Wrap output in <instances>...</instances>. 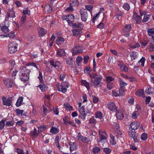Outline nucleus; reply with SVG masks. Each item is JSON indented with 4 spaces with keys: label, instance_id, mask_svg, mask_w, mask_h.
I'll use <instances>...</instances> for the list:
<instances>
[{
    "label": "nucleus",
    "instance_id": "1",
    "mask_svg": "<svg viewBox=\"0 0 154 154\" xmlns=\"http://www.w3.org/2000/svg\"><path fill=\"white\" fill-rule=\"evenodd\" d=\"M89 76L94 87L96 88L100 85L103 78L102 76H98L96 73H91Z\"/></svg>",
    "mask_w": 154,
    "mask_h": 154
},
{
    "label": "nucleus",
    "instance_id": "2",
    "mask_svg": "<svg viewBox=\"0 0 154 154\" xmlns=\"http://www.w3.org/2000/svg\"><path fill=\"white\" fill-rule=\"evenodd\" d=\"M29 72V71L28 69H26L25 67L21 69L19 73L20 78L22 81L25 82L28 80Z\"/></svg>",
    "mask_w": 154,
    "mask_h": 154
},
{
    "label": "nucleus",
    "instance_id": "3",
    "mask_svg": "<svg viewBox=\"0 0 154 154\" xmlns=\"http://www.w3.org/2000/svg\"><path fill=\"white\" fill-rule=\"evenodd\" d=\"M69 85V83L66 82H62L60 85H56L59 91L62 92L63 93H65L67 91V89Z\"/></svg>",
    "mask_w": 154,
    "mask_h": 154
},
{
    "label": "nucleus",
    "instance_id": "4",
    "mask_svg": "<svg viewBox=\"0 0 154 154\" xmlns=\"http://www.w3.org/2000/svg\"><path fill=\"white\" fill-rule=\"evenodd\" d=\"M99 140L97 141V143H103L107 138V135L105 131L100 130L99 131Z\"/></svg>",
    "mask_w": 154,
    "mask_h": 154
},
{
    "label": "nucleus",
    "instance_id": "5",
    "mask_svg": "<svg viewBox=\"0 0 154 154\" xmlns=\"http://www.w3.org/2000/svg\"><path fill=\"white\" fill-rule=\"evenodd\" d=\"M3 83L6 87L8 88L13 87L15 84L14 80L10 78L4 79Z\"/></svg>",
    "mask_w": 154,
    "mask_h": 154
},
{
    "label": "nucleus",
    "instance_id": "6",
    "mask_svg": "<svg viewBox=\"0 0 154 154\" xmlns=\"http://www.w3.org/2000/svg\"><path fill=\"white\" fill-rule=\"evenodd\" d=\"M18 44L15 42H13L9 45V51L10 53H13L17 50Z\"/></svg>",
    "mask_w": 154,
    "mask_h": 154
},
{
    "label": "nucleus",
    "instance_id": "7",
    "mask_svg": "<svg viewBox=\"0 0 154 154\" xmlns=\"http://www.w3.org/2000/svg\"><path fill=\"white\" fill-rule=\"evenodd\" d=\"M78 104L79 107L78 111L80 114V117L82 119H85L86 115L85 113L84 108L83 106H81V103L79 102Z\"/></svg>",
    "mask_w": 154,
    "mask_h": 154
},
{
    "label": "nucleus",
    "instance_id": "8",
    "mask_svg": "<svg viewBox=\"0 0 154 154\" xmlns=\"http://www.w3.org/2000/svg\"><path fill=\"white\" fill-rule=\"evenodd\" d=\"M140 126V123L134 121L131 122L129 125V129L130 131H133L137 130Z\"/></svg>",
    "mask_w": 154,
    "mask_h": 154
},
{
    "label": "nucleus",
    "instance_id": "9",
    "mask_svg": "<svg viewBox=\"0 0 154 154\" xmlns=\"http://www.w3.org/2000/svg\"><path fill=\"white\" fill-rule=\"evenodd\" d=\"M62 19L63 20H66L68 24L70 25L74 21V17L73 14L63 16L62 17Z\"/></svg>",
    "mask_w": 154,
    "mask_h": 154
},
{
    "label": "nucleus",
    "instance_id": "10",
    "mask_svg": "<svg viewBox=\"0 0 154 154\" xmlns=\"http://www.w3.org/2000/svg\"><path fill=\"white\" fill-rule=\"evenodd\" d=\"M128 134L130 137L131 139H133L135 143H137L138 142V134L137 133L134 131H130L129 132Z\"/></svg>",
    "mask_w": 154,
    "mask_h": 154
},
{
    "label": "nucleus",
    "instance_id": "11",
    "mask_svg": "<svg viewBox=\"0 0 154 154\" xmlns=\"http://www.w3.org/2000/svg\"><path fill=\"white\" fill-rule=\"evenodd\" d=\"M76 138L77 140L81 141L84 143H87L90 141V140L88 138L82 135L80 133H79Z\"/></svg>",
    "mask_w": 154,
    "mask_h": 154
},
{
    "label": "nucleus",
    "instance_id": "12",
    "mask_svg": "<svg viewBox=\"0 0 154 154\" xmlns=\"http://www.w3.org/2000/svg\"><path fill=\"white\" fill-rule=\"evenodd\" d=\"M81 16L82 20L85 22L88 17V14L87 11L85 9H82L80 10Z\"/></svg>",
    "mask_w": 154,
    "mask_h": 154
},
{
    "label": "nucleus",
    "instance_id": "13",
    "mask_svg": "<svg viewBox=\"0 0 154 154\" xmlns=\"http://www.w3.org/2000/svg\"><path fill=\"white\" fill-rule=\"evenodd\" d=\"M83 51V48L79 46H75L72 50L73 55H75L79 53H81Z\"/></svg>",
    "mask_w": 154,
    "mask_h": 154
},
{
    "label": "nucleus",
    "instance_id": "14",
    "mask_svg": "<svg viewBox=\"0 0 154 154\" xmlns=\"http://www.w3.org/2000/svg\"><path fill=\"white\" fill-rule=\"evenodd\" d=\"M108 109L110 110L113 112H116L117 111V107L115 103L111 102L107 104Z\"/></svg>",
    "mask_w": 154,
    "mask_h": 154
},
{
    "label": "nucleus",
    "instance_id": "15",
    "mask_svg": "<svg viewBox=\"0 0 154 154\" xmlns=\"http://www.w3.org/2000/svg\"><path fill=\"white\" fill-rule=\"evenodd\" d=\"M15 17V14L13 10L12 9H9L5 18V20L7 21L8 20L9 18H13Z\"/></svg>",
    "mask_w": 154,
    "mask_h": 154
},
{
    "label": "nucleus",
    "instance_id": "16",
    "mask_svg": "<svg viewBox=\"0 0 154 154\" xmlns=\"http://www.w3.org/2000/svg\"><path fill=\"white\" fill-rule=\"evenodd\" d=\"M116 116L117 119L119 120H122L124 118V114L122 109H119L117 112Z\"/></svg>",
    "mask_w": 154,
    "mask_h": 154
},
{
    "label": "nucleus",
    "instance_id": "17",
    "mask_svg": "<svg viewBox=\"0 0 154 154\" xmlns=\"http://www.w3.org/2000/svg\"><path fill=\"white\" fill-rule=\"evenodd\" d=\"M65 52L64 49L63 48L59 49L57 50L56 54L57 57H63L65 56Z\"/></svg>",
    "mask_w": 154,
    "mask_h": 154
},
{
    "label": "nucleus",
    "instance_id": "18",
    "mask_svg": "<svg viewBox=\"0 0 154 154\" xmlns=\"http://www.w3.org/2000/svg\"><path fill=\"white\" fill-rule=\"evenodd\" d=\"M133 19L134 20H135L137 23L141 22V17L140 16L137 15V14L135 12L134 13Z\"/></svg>",
    "mask_w": 154,
    "mask_h": 154
},
{
    "label": "nucleus",
    "instance_id": "19",
    "mask_svg": "<svg viewBox=\"0 0 154 154\" xmlns=\"http://www.w3.org/2000/svg\"><path fill=\"white\" fill-rule=\"evenodd\" d=\"M38 33L40 37L44 36L46 33V31L44 28L39 27L38 29Z\"/></svg>",
    "mask_w": 154,
    "mask_h": 154
},
{
    "label": "nucleus",
    "instance_id": "20",
    "mask_svg": "<svg viewBox=\"0 0 154 154\" xmlns=\"http://www.w3.org/2000/svg\"><path fill=\"white\" fill-rule=\"evenodd\" d=\"M138 54L137 52L133 51L130 54V57L131 60H136L138 57Z\"/></svg>",
    "mask_w": 154,
    "mask_h": 154
},
{
    "label": "nucleus",
    "instance_id": "21",
    "mask_svg": "<svg viewBox=\"0 0 154 154\" xmlns=\"http://www.w3.org/2000/svg\"><path fill=\"white\" fill-rule=\"evenodd\" d=\"M3 103L4 105L10 106L11 104V101L10 99H6L5 97H3Z\"/></svg>",
    "mask_w": 154,
    "mask_h": 154
},
{
    "label": "nucleus",
    "instance_id": "22",
    "mask_svg": "<svg viewBox=\"0 0 154 154\" xmlns=\"http://www.w3.org/2000/svg\"><path fill=\"white\" fill-rule=\"evenodd\" d=\"M109 142L112 145H115L117 143V141L114 136L112 134L110 135Z\"/></svg>",
    "mask_w": 154,
    "mask_h": 154
},
{
    "label": "nucleus",
    "instance_id": "23",
    "mask_svg": "<svg viewBox=\"0 0 154 154\" xmlns=\"http://www.w3.org/2000/svg\"><path fill=\"white\" fill-rule=\"evenodd\" d=\"M69 145L70 146V150L71 152L76 150L77 148V144L74 142L70 143Z\"/></svg>",
    "mask_w": 154,
    "mask_h": 154
},
{
    "label": "nucleus",
    "instance_id": "24",
    "mask_svg": "<svg viewBox=\"0 0 154 154\" xmlns=\"http://www.w3.org/2000/svg\"><path fill=\"white\" fill-rule=\"evenodd\" d=\"M131 28V26L130 24H127L123 28V32H129L130 31Z\"/></svg>",
    "mask_w": 154,
    "mask_h": 154
},
{
    "label": "nucleus",
    "instance_id": "25",
    "mask_svg": "<svg viewBox=\"0 0 154 154\" xmlns=\"http://www.w3.org/2000/svg\"><path fill=\"white\" fill-rule=\"evenodd\" d=\"M63 106L66 110L69 111L73 110V108L72 106L68 103H64Z\"/></svg>",
    "mask_w": 154,
    "mask_h": 154
},
{
    "label": "nucleus",
    "instance_id": "26",
    "mask_svg": "<svg viewBox=\"0 0 154 154\" xmlns=\"http://www.w3.org/2000/svg\"><path fill=\"white\" fill-rule=\"evenodd\" d=\"M135 94L137 96L141 97H145L144 91L142 89L138 90V91L136 92Z\"/></svg>",
    "mask_w": 154,
    "mask_h": 154
},
{
    "label": "nucleus",
    "instance_id": "27",
    "mask_svg": "<svg viewBox=\"0 0 154 154\" xmlns=\"http://www.w3.org/2000/svg\"><path fill=\"white\" fill-rule=\"evenodd\" d=\"M63 121L64 124L68 126L69 125V123L71 121L68 116H66L63 117Z\"/></svg>",
    "mask_w": 154,
    "mask_h": 154
},
{
    "label": "nucleus",
    "instance_id": "28",
    "mask_svg": "<svg viewBox=\"0 0 154 154\" xmlns=\"http://www.w3.org/2000/svg\"><path fill=\"white\" fill-rule=\"evenodd\" d=\"M72 32L73 35L75 36H77L82 33V31L79 29H73Z\"/></svg>",
    "mask_w": 154,
    "mask_h": 154
},
{
    "label": "nucleus",
    "instance_id": "29",
    "mask_svg": "<svg viewBox=\"0 0 154 154\" xmlns=\"http://www.w3.org/2000/svg\"><path fill=\"white\" fill-rule=\"evenodd\" d=\"M23 98V97H20L18 98L15 104L16 106L18 107L21 105Z\"/></svg>",
    "mask_w": 154,
    "mask_h": 154
},
{
    "label": "nucleus",
    "instance_id": "30",
    "mask_svg": "<svg viewBox=\"0 0 154 154\" xmlns=\"http://www.w3.org/2000/svg\"><path fill=\"white\" fill-rule=\"evenodd\" d=\"M64 41V39L61 37H58L56 40V44L58 45H61Z\"/></svg>",
    "mask_w": 154,
    "mask_h": 154
},
{
    "label": "nucleus",
    "instance_id": "31",
    "mask_svg": "<svg viewBox=\"0 0 154 154\" xmlns=\"http://www.w3.org/2000/svg\"><path fill=\"white\" fill-rule=\"evenodd\" d=\"M59 131V129L58 128L52 127L50 131V132L54 134L57 133Z\"/></svg>",
    "mask_w": 154,
    "mask_h": 154
},
{
    "label": "nucleus",
    "instance_id": "32",
    "mask_svg": "<svg viewBox=\"0 0 154 154\" xmlns=\"http://www.w3.org/2000/svg\"><path fill=\"white\" fill-rule=\"evenodd\" d=\"M50 64L55 68L58 67L60 65V62L58 61H56L54 62V61L51 60L49 61Z\"/></svg>",
    "mask_w": 154,
    "mask_h": 154
},
{
    "label": "nucleus",
    "instance_id": "33",
    "mask_svg": "<svg viewBox=\"0 0 154 154\" xmlns=\"http://www.w3.org/2000/svg\"><path fill=\"white\" fill-rule=\"evenodd\" d=\"M70 25L72 26L74 28H78L79 27L82 28L83 26V25L81 23H72V24H71Z\"/></svg>",
    "mask_w": 154,
    "mask_h": 154
},
{
    "label": "nucleus",
    "instance_id": "34",
    "mask_svg": "<svg viewBox=\"0 0 154 154\" xmlns=\"http://www.w3.org/2000/svg\"><path fill=\"white\" fill-rule=\"evenodd\" d=\"M81 83L82 85L85 86L87 88V90L90 89V87L89 85V83L86 82L85 80H82L81 81Z\"/></svg>",
    "mask_w": 154,
    "mask_h": 154
},
{
    "label": "nucleus",
    "instance_id": "35",
    "mask_svg": "<svg viewBox=\"0 0 154 154\" xmlns=\"http://www.w3.org/2000/svg\"><path fill=\"white\" fill-rule=\"evenodd\" d=\"M139 114L138 111H134L132 114L131 118L134 119H135L137 118Z\"/></svg>",
    "mask_w": 154,
    "mask_h": 154
},
{
    "label": "nucleus",
    "instance_id": "36",
    "mask_svg": "<svg viewBox=\"0 0 154 154\" xmlns=\"http://www.w3.org/2000/svg\"><path fill=\"white\" fill-rule=\"evenodd\" d=\"M39 132H37L36 128H34L33 131H31L30 134L33 136L36 137L38 136Z\"/></svg>",
    "mask_w": 154,
    "mask_h": 154
},
{
    "label": "nucleus",
    "instance_id": "37",
    "mask_svg": "<svg viewBox=\"0 0 154 154\" xmlns=\"http://www.w3.org/2000/svg\"><path fill=\"white\" fill-rule=\"evenodd\" d=\"M129 46L130 48H135L140 46V45L137 43L135 42H133Z\"/></svg>",
    "mask_w": 154,
    "mask_h": 154
},
{
    "label": "nucleus",
    "instance_id": "38",
    "mask_svg": "<svg viewBox=\"0 0 154 154\" xmlns=\"http://www.w3.org/2000/svg\"><path fill=\"white\" fill-rule=\"evenodd\" d=\"M95 115L96 118L101 119L103 117V114L101 112L97 111L95 112Z\"/></svg>",
    "mask_w": 154,
    "mask_h": 154
},
{
    "label": "nucleus",
    "instance_id": "39",
    "mask_svg": "<svg viewBox=\"0 0 154 154\" xmlns=\"http://www.w3.org/2000/svg\"><path fill=\"white\" fill-rule=\"evenodd\" d=\"M38 87L42 91L46 90L48 87L46 85L41 84L38 86Z\"/></svg>",
    "mask_w": 154,
    "mask_h": 154
},
{
    "label": "nucleus",
    "instance_id": "40",
    "mask_svg": "<svg viewBox=\"0 0 154 154\" xmlns=\"http://www.w3.org/2000/svg\"><path fill=\"white\" fill-rule=\"evenodd\" d=\"M119 67L120 69L122 71L125 72H127L128 71V68L127 66H126L124 65H119V63L117 64Z\"/></svg>",
    "mask_w": 154,
    "mask_h": 154
},
{
    "label": "nucleus",
    "instance_id": "41",
    "mask_svg": "<svg viewBox=\"0 0 154 154\" xmlns=\"http://www.w3.org/2000/svg\"><path fill=\"white\" fill-rule=\"evenodd\" d=\"M118 81L119 82L120 86L121 88H123L127 85V84L124 82L120 78H119Z\"/></svg>",
    "mask_w": 154,
    "mask_h": 154
},
{
    "label": "nucleus",
    "instance_id": "42",
    "mask_svg": "<svg viewBox=\"0 0 154 154\" xmlns=\"http://www.w3.org/2000/svg\"><path fill=\"white\" fill-rule=\"evenodd\" d=\"M154 91V89L152 87H149L145 90L146 93L149 94H151Z\"/></svg>",
    "mask_w": 154,
    "mask_h": 154
},
{
    "label": "nucleus",
    "instance_id": "43",
    "mask_svg": "<svg viewBox=\"0 0 154 154\" xmlns=\"http://www.w3.org/2000/svg\"><path fill=\"white\" fill-rule=\"evenodd\" d=\"M79 4L78 0H71L70 1L69 5H71L72 6L77 5Z\"/></svg>",
    "mask_w": 154,
    "mask_h": 154
},
{
    "label": "nucleus",
    "instance_id": "44",
    "mask_svg": "<svg viewBox=\"0 0 154 154\" xmlns=\"http://www.w3.org/2000/svg\"><path fill=\"white\" fill-rule=\"evenodd\" d=\"M26 16L23 15L22 16L21 19L20 20V23L21 24V25L22 26L24 25L26 21Z\"/></svg>",
    "mask_w": 154,
    "mask_h": 154
},
{
    "label": "nucleus",
    "instance_id": "45",
    "mask_svg": "<svg viewBox=\"0 0 154 154\" xmlns=\"http://www.w3.org/2000/svg\"><path fill=\"white\" fill-rule=\"evenodd\" d=\"M151 15L150 14H144L143 21L144 22H146L148 21L149 18H150Z\"/></svg>",
    "mask_w": 154,
    "mask_h": 154
},
{
    "label": "nucleus",
    "instance_id": "46",
    "mask_svg": "<svg viewBox=\"0 0 154 154\" xmlns=\"http://www.w3.org/2000/svg\"><path fill=\"white\" fill-rule=\"evenodd\" d=\"M147 135L146 133H143L141 136V139L143 141H146L147 138Z\"/></svg>",
    "mask_w": 154,
    "mask_h": 154
},
{
    "label": "nucleus",
    "instance_id": "47",
    "mask_svg": "<svg viewBox=\"0 0 154 154\" xmlns=\"http://www.w3.org/2000/svg\"><path fill=\"white\" fill-rule=\"evenodd\" d=\"M114 80V79L111 76H107L106 78L107 83H112Z\"/></svg>",
    "mask_w": 154,
    "mask_h": 154
},
{
    "label": "nucleus",
    "instance_id": "48",
    "mask_svg": "<svg viewBox=\"0 0 154 154\" xmlns=\"http://www.w3.org/2000/svg\"><path fill=\"white\" fill-rule=\"evenodd\" d=\"M103 151L106 154H110L112 149L109 147H107L103 148Z\"/></svg>",
    "mask_w": 154,
    "mask_h": 154
},
{
    "label": "nucleus",
    "instance_id": "49",
    "mask_svg": "<svg viewBox=\"0 0 154 154\" xmlns=\"http://www.w3.org/2000/svg\"><path fill=\"white\" fill-rule=\"evenodd\" d=\"M1 30L5 33H7L9 32V29L8 27L6 26H4L1 27Z\"/></svg>",
    "mask_w": 154,
    "mask_h": 154
},
{
    "label": "nucleus",
    "instance_id": "50",
    "mask_svg": "<svg viewBox=\"0 0 154 154\" xmlns=\"http://www.w3.org/2000/svg\"><path fill=\"white\" fill-rule=\"evenodd\" d=\"M145 61V58L143 57H142L138 61L137 63H139V64H140V63H141L142 66L143 67H144Z\"/></svg>",
    "mask_w": 154,
    "mask_h": 154
},
{
    "label": "nucleus",
    "instance_id": "51",
    "mask_svg": "<svg viewBox=\"0 0 154 154\" xmlns=\"http://www.w3.org/2000/svg\"><path fill=\"white\" fill-rule=\"evenodd\" d=\"M26 66H33L35 67L37 70H38V66L36 64L34 63H28L26 64Z\"/></svg>",
    "mask_w": 154,
    "mask_h": 154
},
{
    "label": "nucleus",
    "instance_id": "52",
    "mask_svg": "<svg viewBox=\"0 0 154 154\" xmlns=\"http://www.w3.org/2000/svg\"><path fill=\"white\" fill-rule=\"evenodd\" d=\"M5 37H9L10 38H13L15 37V34L14 32H10L5 35Z\"/></svg>",
    "mask_w": 154,
    "mask_h": 154
},
{
    "label": "nucleus",
    "instance_id": "53",
    "mask_svg": "<svg viewBox=\"0 0 154 154\" xmlns=\"http://www.w3.org/2000/svg\"><path fill=\"white\" fill-rule=\"evenodd\" d=\"M100 15V13H97L96 14H95L93 17V18L92 20V23H95V21L97 19L99 16Z\"/></svg>",
    "mask_w": 154,
    "mask_h": 154
},
{
    "label": "nucleus",
    "instance_id": "54",
    "mask_svg": "<svg viewBox=\"0 0 154 154\" xmlns=\"http://www.w3.org/2000/svg\"><path fill=\"white\" fill-rule=\"evenodd\" d=\"M43 116H45L49 112V111L48 109L44 106H43Z\"/></svg>",
    "mask_w": 154,
    "mask_h": 154
},
{
    "label": "nucleus",
    "instance_id": "55",
    "mask_svg": "<svg viewBox=\"0 0 154 154\" xmlns=\"http://www.w3.org/2000/svg\"><path fill=\"white\" fill-rule=\"evenodd\" d=\"M15 152H17L18 154H24L25 153L23 149L19 148L15 149Z\"/></svg>",
    "mask_w": 154,
    "mask_h": 154
},
{
    "label": "nucleus",
    "instance_id": "56",
    "mask_svg": "<svg viewBox=\"0 0 154 154\" xmlns=\"http://www.w3.org/2000/svg\"><path fill=\"white\" fill-rule=\"evenodd\" d=\"M46 128L45 125H42L38 128V132H40L44 131Z\"/></svg>",
    "mask_w": 154,
    "mask_h": 154
},
{
    "label": "nucleus",
    "instance_id": "57",
    "mask_svg": "<svg viewBox=\"0 0 154 154\" xmlns=\"http://www.w3.org/2000/svg\"><path fill=\"white\" fill-rule=\"evenodd\" d=\"M148 33L150 36L152 37L154 35V30L152 29H149L147 31Z\"/></svg>",
    "mask_w": 154,
    "mask_h": 154
},
{
    "label": "nucleus",
    "instance_id": "58",
    "mask_svg": "<svg viewBox=\"0 0 154 154\" xmlns=\"http://www.w3.org/2000/svg\"><path fill=\"white\" fill-rule=\"evenodd\" d=\"M59 137H56L55 139V143L57 147L59 149H60L61 147L60 146L59 143Z\"/></svg>",
    "mask_w": 154,
    "mask_h": 154
},
{
    "label": "nucleus",
    "instance_id": "59",
    "mask_svg": "<svg viewBox=\"0 0 154 154\" xmlns=\"http://www.w3.org/2000/svg\"><path fill=\"white\" fill-rule=\"evenodd\" d=\"M96 122V120L94 117H92L89 120V124H95Z\"/></svg>",
    "mask_w": 154,
    "mask_h": 154
},
{
    "label": "nucleus",
    "instance_id": "60",
    "mask_svg": "<svg viewBox=\"0 0 154 154\" xmlns=\"http://www.w3.org/2000/svg\"><path fill=\"white\" fill-rule=\"evenodd\" d=\"M5 120L2 119L0 121V130L2 129L4 127Z\"/></svg>",
    "mask_w": 154,
    "mask_h": 154
},
{
    "label": "nucleus",
    "instance_id": "61",
    "mask_svg": "<svg viewBox=\"0 0 154 154\" xmlns=\"http://www.w3.org/2000/svg\"><path fill=\"white\" fill-rule=\"evenodd\" d=\"M10 65V69L11 70H12L14 65L15 64V61L13 60H10L9 61Z\"/></svg>",
    "mask_w": 154,
    "mask_h": 154
},
{
    "label": "nucleus",
    "instance_id": "62",
    "mask_svg": "<svg viewBox=\"0 0 154 154\" xmlns=\"http://www.w3.org/2000/svg\"><path fill=\"white\" fill-rule=\"evenodd\" d=\"M100 148L97 146L95 147L92 149L93 152L95 154L98 153V152L100 151Z\"/></svg>",
    "mask_w": 154,
    "mask_h": 154
},
{
    "label": "nucleus",
    "instance_id": "63",
    "mask_svg": "<svg viewBox=\"0 0 154 154\" xmlns=\"http://www.w3.org/2000/svg\"><path fill=\"white\" fill-rule=\"evenodd\" d=\"M85 9H87L88 11H90V13H91V15H92V13H91V11L93 8V6L91 5H86L85 6Z\"/></svg>",
    "mask_w": 154,
    "mask_h": 154
},
{
    "label": "nucleus",
    "instance_id": "64",
    "mask_svg": "<svg viewBox=\"0 0 154 154\" xmlns=\"http://www.w3.org/2000/svg\"><path fill=\"white\" fill-rule=\"evenodd\" d=\"M38 78L39 79L40 82L41 83H44V81L43 79L42 74L41 72H39V75Z\"/></svg>",
    "mask_w": 154,
    "mask_h": 154
}]
</instances>
